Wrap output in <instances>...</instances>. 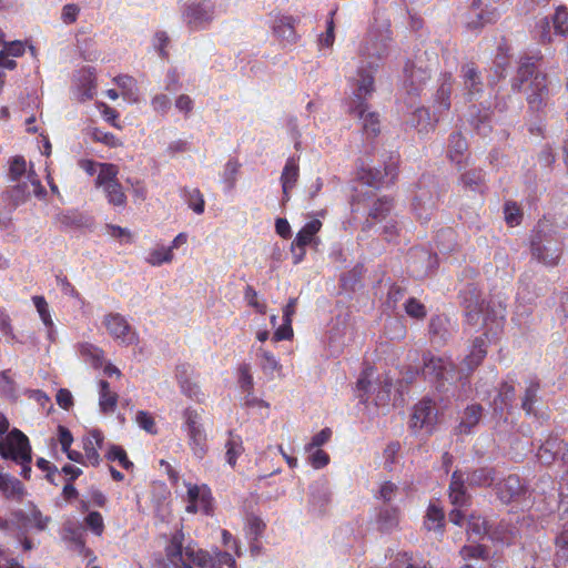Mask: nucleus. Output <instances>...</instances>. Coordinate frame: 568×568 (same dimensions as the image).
Instances as JSON below:
<instances>
[{"label": "nucleus", "instance_id": "1", "mask_svg": "<svg viewBox=\"0 0 568 568\" xmlns=\"http://www.w3.org/2000/svg\"><path fill=\"white\" fill-rule=\"evenodd\" d=\"M8 179L11 184L6 196L14 207L24 204L32 195L41 197L45 192L32 164L22 155H14L8 161Z\"/></svg>", "mask_w": 568, "mask_h": 568}, {"label": "nucleus", "instance_id": "2", "mask_svg": "<svg viewBox=\"0 0 568 568\" xmlns=\"http://www.w3.org/2000/svg\"><path fill=\"white\" fill-rule=\"evenodd\" d=\"M540 59V53L535 57H523L514 83L515 88L525 92L529 108L535 111H539L546 105L549 94L547 75L537 72L536 61Z\"/></svg>", "mask_w": 568, "mask_h": 568}, {"label": "nucleus", "instance_id": "3", "mask_svg": "<svg viewBox=\"0 0 568 568\" xmlns=\"http://www.w3.org/2000/svg\"><path fill=\"white\" fill-rule=\"evenodd\" d=\"M353 92L351 97L349 113L357 116L363 123V131L367 136L375 138L381 131L379 115L368 111L367 99L375 91V81L372 74L359 71V79H352Z\"/></svg>", "mask_w": 568, "mask_h": 568}, {"label": "nucleus", "instance_id": "4", "mask_svg": "<svg viewBox=\"0 0 568 568\" xmlns=\"http://www.w3.org/2000/svg\"><path fill=\"white\" fill-rule=\"evenodd\" d=\"M389 43L390 38L388 36H376L373 32L367 34L359 49L362 65L358 68L355 79H359L361 70H363L364 74H372L374 77L379 62L389 54Z\"/></svg>", "mask_w": 568, "mask_h": 568}, {"label": "nucleus", "instance_id": "5", "mask_svg": "<svg viewBox=\"0 0 568 568\" xmlns=\"http://www.w3.org/2000/svg\"><path fill=\"white\" fill-rule=\"evenodd\" d=\"M119 168L115 164H101L95 186L102 187L109 204L125 206L126 195L118 180Z\"/></svg>", "mask_w": 568, "mask_h": 568}, {"label": "nucleus", "instance_id": "6", "mask_svg": "<svg viewBox=\"0 0 568 568\" xmlns=\"http://www.w3.org/2000/svg\"><path fill=\"white\" fill-rule=\"evenodd\" d=\"M183 418L190 448L196 458L202 459L207 452V435L200 423V414L187 407L183 412Z\"/></svg>", "mask_w": 568, "mask_h": 568}, {"label": "nucleus", "instance_id": "7", "mask_svg": "<svg viewBox=\"0 0 568 568\" xmlns=\"http://www.w3.org/2000/svg\"><path fill=\"white\" fill-rule=\"evenodd\" d=\"M423 376L433 383L437 389L445 386L446 382L455 378V365L452 361L434 355L424 356Z\"/></svg>", "mask_w": 568, "mask_h": 568}, {"label": "nucleus", "instance_id": "8", "mask_svg": "<svg viewBox=\"0 0 568 568\" xmlns=\"http://www.w3.org/2000/svg\"><path fill=\"white\" fill-rule=\"evenodd\" d=\"M398 175V160L389 156V161L384 164L383 169L363 168L358 172V179L362 183L376 190L394 184Z\"/></svg>", "mask_w": 568, "mask_h": 568}, {"label": "nucleus", "instance_id": "9", "mask_svg": "<svg viewBox=\"0 0 568 568\" xmlns=\"http://www.w3.org/2000/svg\"><path fill=\"white\" fill-rule=\"evenodd\" d=\"M103 325L118 344L131 346L139 343V334L122 314L111 312L104 315Z\"/></svg>", "mask_w": 568, "mask_h": 568}, {"label": "nucleus", "instance_id": "10", "mask_svg": "<svg viewBox=\"0 0 568 568\" xmlns=\"http://www.w3.org/2000/svg\"><path fill=\"white\" fill-rule=\"evenodd\" d=\"M0 455L4 459H13L21 464L31 463V447L28 437L19 429H12L6 437L4 442H0Z\"/></svg>", "mask_w": 568, "mask_h": 568}, {"label": "nucleus", "instance_id": "11", "mask_svg": "<svg viewBox=\"0 0 568 568\" xmlns=\"http://www.w3.org/2000/svg\"><path fill=\"white\" fill-rule=\"evenodd\" d=\"M214 10L212 0L193 2L185 7L183 19L191 30L205 29L214 19Z\"/></svg>", "mask_w": 568, "mask_h": 568}, {"label": "nucleus", "instance_id": "12", "mask_svg": "<svg viewBox=\"0 0 568 568\" xmlns=\"http://www.w3.org/2000/svg\"><path fill=\"white\" fill-rule=\"evenodd\" d=\"M187 506L185 510L190 514L202 511L205 515H212L214 510V498L211 488L203 485L186 484Z\"/></svg>", "mask_w": 568, "mask_h": 568}, {"label": "nucleus", "instance_id": "13", "mask_svg": "<svg viewBox=\"0 0 568 568\" xmlns=\"http://www.w3.org/2000/svg\"><path fill=\"white\" fill-rule=\"evenodd\" d=\"M436 419L437 412L435 403L429 398H423L413 408L409 427L415 432L425 428L430 433Z\"/></svg>", "mask_w": 568, "mask_h": 568}, {"label": "nucleus", "instance_id": "14", "mask_svg": "<svg viewBox=\"0 0 568 568\" xmlns=\"http://www.w3.org/2000/svg\"><path fill=\"white\" fill-rule=\"evenodd\" d=\"M104 442L102 432L93 429L83 438L84 454L73 450V463H82L85 465L98 466L100 464V454Z\"/></svg>", "mask_w": 568, "mask_h": 568}, {"label": "nucleus", "instance_id": "15", "mask_svg": "<svg viewBox=\"0 0 568 568\" xmlns=\"http://www.w3.org/2000/svg\"><path fill=\"white\" fill-rule=\"evenodd\" d=\"M462 304L465 308L467 322L475 325L479 322L484 311V300L481 292L474 284H469L459 294Z\"/></svg>", "mask_w": 568, "mask_h": 568}, {"label": "nucleus", "instance_id": "16", "mask_svg": "<svg viewBox=\"0 0 568 568\" xmlns=\"http://www.w3.org/2000/svg\"><path fill=\"white\" fill-rule=\"evenodd\" d=\"M497 495L505 504L523 503L528 497V490L518 475H509L497 485Z\"/></svg>", "mask_w": 568, "mask_h": 568}, {"label": "nucleus", "instance_id": "17", "mask_svg": "<svg viewBox=\"0 0 568 568\" xmlns=\"http://www.w3.org/2000/svg\"><path fill=\"white\" fill-rule=\"evenodd\" d=\"M298 23V19L293 16L275 14L272 19L271 29L274 37L284 45L295 44L300 36L296 32L295 26Z\"/></svg>", "mask_w": 568, "mask_h": 568}, {"label": "nucleus", "instance_id": "18", "mask_svg": "<svg viewBox=\"0 0 568 568\" xmlns=\"http://www.w3.org/2000/svg\"><path fill=\"white\" fill-rule=\"evenodd\" d=\"M489 0H474L471 10L475 18H470L466 22V27L470 31H479L485 24L494 23L499 18V12L496 8H490Z\"/></svg>", "mask_w": 568, "mask_h": 568}, {"label": "nucleus", "instance_id": "19", "mask_svg": "<svg viewBox=\"0 0 568 568\" xmlns=\"http://www.w3.org/2000/svg\"><path fill=\"white\" fill-rule=\"evenodd\" d=\"M448 496L455 507L464 508L470 505V495L467 494L465 475L459 469L454 470L452 474Z\"/></svg>", "mask_w": 568, "mask_h": 568}, {"label": "nucleus", "instance_id": "20", "mask_svg": "<svg viewBox=\"0 0 568 568\" xmlns=\"http://www.w3.org/2000/svg\"><path fill=\"white\" fill-rule=\"evenodd\" d=\"M568 444L557 437H549L539 447L537 458L545 465H550L558 456L566 457Z\"/></svg>", "mask_w": 568, "mask_h": 568}, {"label": "nucleus", "instance_id": "21", "mask_svg": "<svg viewBox=\"0 0 568 568\" xmlns=\"http://www.w3.org/2000/svg\"><path fill=\"white\" fill-rule=\"evenodd\" d=\"M516 397L514 383L503 382L499 385L498 393L493 400V408L496 414L509 413Z\"/></svg>", "mask_w": 568, "mask_h": 568}, {"label": "nucleus", "instance_id": "22", "mask_svg": "<svg viewBox=\"0 0 568 568\" xmlns=\"http://www.w3.org/2000/svg\"><path fill=\"white\" fill-rule=\"evenodd\" d=\"M487 355V336H478L474 339L469 354L465 357L463 364L467 374L474 372L485 359Z\"/></svg>", "mask_w": 568, "mask_h": 568}, {"label": "nucleus", "instance_id": "23", "mask_svg": "<svg viewBox=\"0 0 568 568\" xmlns=\"http://www.w3.org/2000/svg\"><path fill=\"white\" fill-rule=\"evenodd\" d=\"M300 178V166L294 158H288L283 168L281 184L283 191V202L290 200V191L296 185Z\"/></svg>", "mask_w": 568, "mask_h": 568}, {"label": "nucleus", "instance_id": "24", "mask_svg": "<svg viewBox=\"0 0 568 568\" xmlns=\"http://www.w3.org/2000/svg\"><path fill=\"white\" fill-rule=\"evenodd\" d=\"M532 256L544 263L545 265L555 266L558 264L561 255V248L549 244H541L540 242L531 243Z\"/></svg>", "mask_w": 568, "mask_h": 568}, {"label": "nucleus", "instance_id": "25", "mask_svg": "<svg viewBox=\"0 0 568 568\" xmlns=\"http://www.w3.org/2000/svg\"><path fill=\"white\" fill-rule=\"evenodd\" d=\"M393 206L394 203L392 197L382 196L377 199L369 210L368 219L364 223L363 229L369 230L374 225V222L385 220L390 214Z\"/></svg>", "mask_w": 568, "mask_h": 568}, {"label": "nucleus", "instance_id": "26", "mask_svg": "<svg viewBox=\"0 0 568 568\" xmlns=\"http://www.w3.org/2000/svg\"><path fill=\"white\" fill-rule=\"evenodd\" d=\"M467 141L458 132L450 134L448 144V158L459 170L466 165L465 152L467 151Z\"/></svg>", "mask_w": 568, "mask_h": 568}, {"label": "nucleus", "instance_id": "27", "mask_svg": "<svg viewBox=\"0 0 568 568\" xmlns=\"http://www.w3.org/2000/svg\"><path fill=\"white\" fill-rule=\"evenodd\" d=\"M119 402V395L112 390L110 383L101 379L99 382V407L103 414L115 412Z\"/></svg>", "mask_w": 568, "mask_h": 568}, {"label": "nucleus", "instance_id": "28", "mask_svg": "<svg viewBox=\"0 0 568 568\" xmlns=\"http://www.w3.org/2000/svg\"><path fill=\"white\" fill-rule=\"evenodd\" d=\"M79 100L84 102L91 100L97 93V77L94 69L89 67L81 71L79 83Z\"/></svg>", "mask_w": 568, "mask_h": 568}, {"label": "nucleus", "instance_id": "29", "mask_svg": "<svg viewBox=\"0 0 568 568\" xmlns=\"http://www.w3.org/2000/svg\"><path fill=\"white\" fill-rule=\"evenodd\" d=\"M0 490L7 499L22 500L26 495L24 487L21 481L7 474H0Z\"/></svg>", "mask_w": 568, "mask_h": 568}, {"label": "nucleus", "instance_id": "30", "mask_svg": "<svg viewBox=\"0 0 568 568\" xmlns=\"http://www.w3.org/2000/svg\"><path fill=\"white\" fill-rule=\"evenodd\" d=\"M225 458L231 467H235L237 458L244 453L243 439L240 435L229 430L227 439L225 442Z\"/></svg>", "mask_w": 568, "mask_h": 568}, {"label": "nucleus", "instance_id": "31", "mask_svg": "<svg viewBox=\"0 0 568 568\" xmlns=\"http://www.w3.org/2000/svg\"><path fill=\"white\" fill-rule=\"evenodd\" d=\"M540 390V381L537 376L530 377L526 382L524 395L521 397V408L527 415L534 413V405L538 400V393Z\"/></svg>", "mask_w": 568, "mask_h": 568}, {"label": "nucleus", "instance_id": "32", "mask_svg": "<svg viewBox=\"0 0 568 568\" xmlns=\"http://www.w3.org/2000/svg\"><path fill=\"white\" fill-rule=\"evenodd\" d=\"M464 84L469 97H474L483 91V82L479 72L474 63H467L462 69Z\"/></svg>", "mask_w": 568, "mask_h": 568}, {"label": "nucleus", "instance_id": "33", "mask_svg": "<svg viewBox=\"0 0 568 568\" xmlns=\"http://www.w3.org/2000/svg\"><path fill=\"white\" fill-rule=\"evenodd\" d=\"M483 415V407L479 404L467 406L463 413L462 420L458 425L460 434H469L471 429L479 423Z\"/></svg>", "mask_w": 568, "mask_h": 568}, {"label": "nucleus", "instance_id": "34", "mask_svg": "<svg viewBox=\"0 0 568 568\" xmlns=\"http://www.w3.org/2000/svg\"><path fill=\"white\" fill-rule=\"evenodd\" d=\"M322 229V222L317 219L310 221L306 223L296 234L294 241L292 242L293 248L295 250L296 246L306 247L308 244H311L314 240V236L321 231Z\"/></svg>", "mask_w": 568, "mask_h": 568}, {"label": "nucleus", "instance_id": "35", "mask_svg": "<svg viewBox=\"0 0 568 568\" xmlns=\"http://www.w3.org/2000/svg\"><path fill=\"white\" fill-rule=\"evenodd\" d=\"M17 516L19 517L20 528L24 531H28L31 528L43 530L49 521V517L42 516V514L36 508H32L29 514L19 513Z\"/></svg>", "mask_w": 568, "mask_h": 568}, {"label": "nucleus", "instance_id": "36", "mask_svg": "<svg viewBox=\"0 0 568 568\" xmlns=\"http://www.w3.org/2000/svg\"><path fill=\"white\" fill-rule=\"evenodd\" d=\"M466 481L470 488L489 487L495 481V471L493 468L488 467L474 469L468 474L467 479H465V483Z\"/></svg>", "mask_w": 568, "mask_h": 568}, {"label": "nucleus", "instance_id": "37", "mask_svg": "<svg viewBox=\"0 0 568 568\" xmlns=\"http://www.w3.org/2000/svg\"><path fill=\"white\" fill-rule=\"evenodd\" d=\"M399 510L395 507L381 509L377 516V526L381 531H390L398 526Z\"/></svg>", "mask_w": 568, "mask_h": 568}, {"label": "nucleus", "instance_id": "38", "mask_svg": "<svg viewBox=\"0 0 568 568\" xmlns=\"http://www.w3.org/2000/svg\"><path fill=\"white\" fill-rule=\"evenodd\" d=\"M121 89L122 97L130 102H138V88L136 81L133 77L121 74L113 80Z\"/></svg>", "mask_w": 568, "mask_h": 568}, {"label": "nucleus", "instance_id": "39", "mask_svg": "<svg viewBox=\"0 0 568 568\" xmlns=\"http://www.w3.org/2000/svg\"><path fill=\"white\" fill-rule=\"evenodd\" d=\"M79 352L82 358L93 368H101L105 362L104 352L92 344L80 345Z\"/></svg>", "mask_w": 568, "mask_h": 568}, {"label": "nucleus", "instance_id": "40", "mask_svg": "<svg viewBox=\"0 0 568 568\" xmlns=\"http://www.w3.org/2000/svg\"><path fill=\"white\" fill-rule=\"evenodd\" d=\"M85 134L91 138L92 141L100 142L109 148H119L123 145L121 139L116 135L111 132H104L97 126H89L85 130Z\"/></svg>", "mask_w": 568, "mask_h": 568}, {"label": "nucleus", "instance_id": "41", "mask_svg": "<svg viewBox=\"0 0 568 568\" xmlns=\"http://www.w3.org/2000/svg\"><path fill=\"white\" fill-rule=\"evenodd\" d=\"M444 521L445 514L443 508L435 504H429L424 520L425 528L427 530H442L444 527Z\"/></svg>", "mask_w": 568, "mask_h": 568}, {"label": "nucleus", "instance_id": "42", "mask_svg": "<svg viewBox=\"0 0 568 568\" xmlns=\"http://www.w3.org/2000/svg\"><path fill=\"white\" fill-rule=\"evenodd\" d=\"M489 531L488 521L480 515L471 514L468 518L467 534L481 539Z\"/></svg>", "mask_w": 568, "mask_h": 568}, {"label": "nucleus", "instance_id": "43", "mask_svg": "<svg viewBox=\"0 0 568 568\" xmlns=\"http://www.w3.org/2000/svg\"><path fill=\"white\" fill-rule=\"evenodd\" d=\"M84 527L94 536L101 537L105 530L104 519L99 511H89L83 518Z\"/></svg>", "mask_w": 568, "mask_h": 568}, {"label": "nucleus", "instance_id": "44", "mask_svg": "<svg viewBox=\"0 0 568 568\" xmlns=\"http://www.w3.org/2000/svg\"><path fill=\"white\" fill-rule=\"evenodd\" d=\"M374 376V368L372 366L366 367L359 374V377L356 382V388L361 394L358 395L362 402H366L368 399V394L372 389V378Z\"/></svg>", "mask_w": 568, "mask_h": 568}, {"label": "nucleus", "instance_id": "45", "mask_svg": "<svg viewBox=\"0 0 568 568\" xmlns=\"http://www.w3.org/2000/svg\"><path fill=\"white\" fill-rule=\"evenodd\" d=\"M258 356L261 357L260 366L264 374L273 375L275 372L281 371L282 365L280 364V362L276 359L272 352L264 348H260Z\"/></svg>", "mask_w": 568, "mask_h": 568}, {"label": "nucleus", "instance_id": "46", "mask_svg": "<svg viewBox=\"0 0 568 568\" xmlns=\"http://www.w3.org/2000/svg\"><path fill=\"white\" fill-rule=\"evenodd\" d=\"M465 189L477 191L484 184V172L480 169L469 170L460 175Z\"/></svg>", "mask_w": 568, "mask_h": 568}, {"label": "nucleus", "instance_id": "47", "mask_svg": "<svg viewBox=\"0 0 568 568\" xmlns=\"http://www.w3.org/2000/svg\"><path fill=\"white\" fill-rule=\"evenodd\" d=\"M183 195L186 200V203L190 209H192L196 214H202L205 207V201L203 194L199 189H184Z\"/></svg>", "mask_w": 568, "mask_h": 568}, {"label": "nucleus", "instance_id": "48", "mask_svg": "<svg viewBox=\"0 0 568 568\" xmlns=\"http://www.w3.org/2000/svg\"><path fill=\"white\" fill-rule=\"evenodd\" d=\"M505 221L508 226L514 227L521 223L523 211L514 201H507L504 205Z\"/></svg>", "mask_w": 568, "mask_h": 568}, {"label": "nucleus", "instance_id": "49", "mask_svg": "<svg viewBox=\"0 0 568 568\" xmlns=\"http://www.w3.org/2000/svg\"><path fill=\"white\" fill-rule=\"evenodd\" d=\"M184 556L201 568H211L212 554L204 550H194L190 547L185 548Z\"/></svg>", "mask_w": 568, "mask_h": 568}, {"label": "nucleus", "instance_id": "50", "mask_svg": "<svg viewBox=\"0 0 568 568\" xmlns=\"http://www.w3.org/2000/svg\"><path fill=\"white\" fill-rule=\"evenodd\" d=\"M106 458L110 462H118L121 467L129 470L133 468V463L129 459L126 452L118 445H111L108 453Z\"/></svg>", "mask_w": 568, "mask_h": 568}, {"label": "nucleus", "instance_id": "51", "mask_svg": "<svg viewBox=\"0 0 568 568\" xmlns=\"http://www.w3.org/2000/svg\"><path fill=\"white\" fill-rule=\"evenodd\" d=\"M95 106L100 111V113L105 122H108L110 125H112L115 129H119V130L122 129V124L119 121L120 114L115 109L111 108L110 105H108L105 102H102V101H97Z\"/></svg>", "mask_w": 568, "mask_h": 568}, {"label": "nucleus", "instance_id": "52", "mask_svg": "<svg viewBox=\"0 0 568 568\" xmlns=\"http://www.w3.org/2000/svg\"><path fill=\"white\" fill-rule=\"evenodd\" d=\"M239 386L243 393H248L252 395V390L254 388L253 376L251 374V366L246 363H243L239 366Z\"/></svg>", "mask_w": 568, "mask_h": 568}, {"label": "nucleus", "instance_id": "53", "mask_svg": "<svg viewBox=\"0 0 568 568\" xmlns=\"http://www.w3.org/2000/svg\"><path fill=\"white\" fill-rule=\"evenodd\" d=\"M174 257L173 252H171V248H166L164 246L152 250L146 257V262L152 266H160L164 263L172 262Z\"/></svg>", "mask_w": 568, "mask_h": 568}, {"label": "nucleus", "instance_id": "54", "mask_svg": "<svg viewBox=\"0 0 568 568\" xmlns=\"http://www.w3.org/2000/svg\"><path fill=\"white\" fill-rule=\"evenodd\" d=\"M552 22L555 32L561 37H566L568 34V9L565 7H558Z\"/></svg>", "mask_w": 568, "mask_h": 568}, {"label": "nucleus", "instance_id": "55", "mask_svg": "<svg viewBox=\"0 0 568 568\" xmlns=\"http://www.w3.org/2000/svg\"><path fill=\"white\" fill-rule=\"evenodd\" d=\"M336 13V9L332 10L329 12V17L326 22V31L325 33L321 34L318 38V45L331 48L334 44L335 41V23H334V16Z\"/></svg>", "mask_w": 568, "mask_h": 568}, {"label": "nucleus", "instance_id": "56", "mask_svg": "<svg viewBox=\"0 0 568 568\" xmlns=\"http://www.w3.org/2000/svg\"><path fill=\"white\" fill-rule=\"evenodd\" d=\"M224 566L236 568L235 558L226 551L219 550L217 548L214 549L212 554L211 568H223Z\"/></svg>", "mask_w": 568, "mask_h": 568}, {"label": "nucleus", "instance_id": "57", "mask_svg": "<svg viewBox=\"0 0 568 568\" xmlns=\"http://www.w3.org/2000/svg\"><path fill=\"white\" fill-rule=\"evenodd\" d=\"M244 298L248 306L253 307L258 314L264 315L267 306L258 300V294L252 285H246L244 290Z\"/></svg>", "mask_w": 568, "mask_h": 568}, {"label": "nucleus", "instance_id": "58", "mask_svg": "<svg viewBox=\"0 0 568 568\" xmlns=\"http://www.w3.org/2000/svg\"><path fill=\"white\" fill-rule=\"evenodd\" d=\"M135 422L140 428L151 435L158 434V427L154 417L145 410H139L135 416Z\"/></svg>", "mask_w": 568, "mask_h": 568}, {"label": "nucleus", "instance_id": "59", "mask_svg": "<svg viewBox=\"0 0 568 568\" xmlns=\"http://www.w3.org/2000/svg\"><path fill=\"white\" fill-rule=\"evenodd\" d=\"M554 544L557 554L561 552L562 556L568 557V520L558 527Z\"/></svg>", "mask_w": 568, "mask_h": 568}, {"label": "nucleus", "instance_id": "60", "mask_svg": "<svg viewBox=\"0 0 568 568\" xmlns=\"http://www.w3.org/2000/svg\"><path fill=\"white\" fill-rule=\"evenodd\" d=\"M459 554L464 560L488 558V551L484 545H466L460 549Z\"/></svg>", "mask_w": 568, "mask_h": 568}, {"label": "nucleus", "instance_id": "61", "mask_svg": "<svg viewBox=\"0 0 568 568\" xmlns=\"http://www.w3.org/2000/svg\"><path fill=\"white\" fill-rule=\"evenodd\" d=\"M73 551H79L80 555H83L84 558H89L90 561L94 560L95 557L90 548L85 546V540L83 537V531L80 528H73Z\"/></svg>", "mask_w": 568, "mask_h": 568}, {"label": "nucleus", "instance_id": "62", "mask_svg": "<svg viewBox=\"0 0 568 568\" xmlns=\"http://www.w3.org/2000/svg\"><path fill=\"white\" fill-rule=\"evenodd\" d=\"M405 312L408 316L416 318V320H423L426 317V307L423 303H420L415 297H409L405 304Z\"/></svg>", "mask_w": 568, "mask_h": 568}, {"label": "nucleus", "instance_id": "63", "mask_svg": "<svg viewBox=\"0 0 568 568\" xmlns=\"http://www.w3.org/2000/svg\"><path fill=\"white\" fill-rule=\"evenodd\" d=\"M392 568H432L426 564L416 562L407 552H399L392 561Z\"/></svg>", "mask_w": 568, "mask_h": 568}, {"label": "nucleus", "instance_id": "64", "mask_svg": "<svg viewBox=\"0 0 568 568\" xmlns=\"http://www.w3.org/2000/svg\"><path fill=\"white\" fill-rule=\"evenodd\" d=\"M0 390L6 397H17L16 383L13 378L10 376L9 369L0 372Z\"/></svg>", "mask_w": 568, "mask_h": 568}]
</instances>
